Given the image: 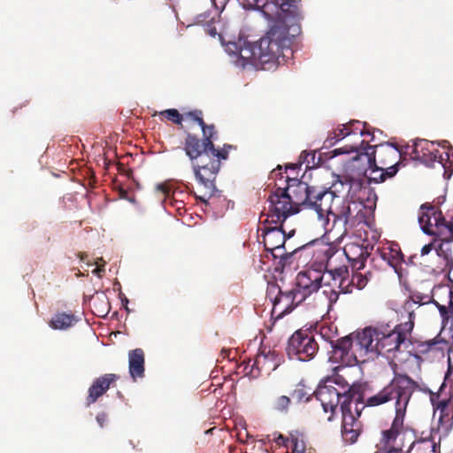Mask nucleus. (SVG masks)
Returning a JSON list of instances; mask_svg holds the SVG:
<instances>
[{"mask_svg": "<svg viewBox=\"0 0 453 453\" xmlns=\"http://www.w3.org/2000/svg\"><path fill=\"white\" fill-rule=\"evenodd\" d=\"M418 383L406 374L395 373L394 378L377 394L364 399V388L361 384L348 387L341 403L342 416V436L344 441L354 443L362 433L363 425L359 418L365 406L376 407L388 403H394L395 415L388 429L381 432L374 453H426L424 441H411L406 451L403 448L408 434L403 422L406 409Z\"/></svg>", "mask_w": 453, "mask_h": 453, "instance_id": "f257e3e1", "label": "nucleus"}, {"mask_svg": "<svg viewBox=\"0 0 453 453\" xmlns=\"http://www.w3.org/2000/svg\"><path fill=\"white\" fill-rule=\"evenodd\" d=\"M323 330H324V328H322L321 332H320V334H321L322 337H324Z\"/></svg>", "mask_w": 453, "mask_h": 453, "instance_id": "4d7b16f0", "label": "nucleus"}, {"mask_svg": "<svg viewBox=\"0 0 453 453\" xmlns=\"http://www.w3.org/2000/svg\"><path fill=\"white\" fill-rule=\"evenodd\" d=\"M446 225V220L442 215L441 211L436 207V211H434V215L432 217L431 228L439 227Z\"/></svg>", "mask_w": 453, "mask_h": 453, "instance_id": "a19ab883", "label": "nucleus"}, {"mask_svg": "<svg viewBox=\"0 0 453 453\" xmlns=\"http://www.w3.org/2000/svg\"><path fill=\"white\" fill-rule=\"evenodd\" d=\"M438 343L439 341H437L435 338L426 342H418L416 350L418 354L425 355L427 354L429 351L434 349Z\"/></svg>", "mask_w": 453, "mask_h": 453, "instance_id": "4c0bfd02", "label": "nucleus"}, {"mask_svg": "<svg viewBox=\"0 0 453 453\" xmlns=\"http://www.w3.org/2000/svg\"><path fill=\"white\" fill-rule=\"evenodd\" d=\"M300 163L305 164L306 168H311L314 166L316 163V153L315 151H306L303 150L300 154Z\"/></svg>", "mask_w": 453, "mask_h": 453, "instance_id": "ea45409f", "label": "nucleus"}, {"mask_svg": "<svg viewBox=\"0 0 453 453\" xmlns=\"http://www.w3.org/2000/svg\"><path fill=\"white\" fill-rule=\"evenodd\" d=\"M204 31L206 34H208L210 36L213 38H215L217 35H219V37H221V35L218 33L215 26L211 22H208L205 25Z\"/></svg>", "mask_w": 453, "mask_h": 453, "instance_id": "a18cd8bd", "label": "nucleus"}, {"mask_svg": "<svg viewBox=\"0 0 453 453\" xmlns=\"http://www.w3.org/2000/svg\"><path fill=\"white\" fill-rule=\"evenodd\" d=\"M77 322V319L72 313H57L50 321V326L56 330H65L73 326Z\"/></svg>", "mask_w": 453, "mask_h": 453, "instance_id": "c85d7f7f", "label": "nucleus"}, {"mask_svg": "<svg viewBox=\"0 0 453 453\" xmlns=\"http://www.w3.org/2000/svg\"><path fill=\"white\" fill-rule=\"evenodd\" d=\"M371 138L365 141L360 152L351 160L349 166L358 176L366 175L368 165H378L386 171L388 177H394L398 172L402 152L399 148L391 142L380 143L372 146L369 142L374 140V134L371 131Z\"/></svg>", "mask_w": 453, "mask_h": 453, "instance_id": "7ed1b4c3", "label": "nucleus"}, {"mask_svg": "<svg viewBox=\"0 0 453 453\" xmlns=\"http://www.w3.org/2000/svg\"><path fill=\"white\" fill-rule=\"evenodd\" d=\"M203 132V139L207 142V144L214 147V140L217 136V130L214 125H207L204 122L203 126H199Z\"/></svg>", "mask_w": 453, "mask_h": 453, "instance_id": "72a5a7b5", "label": "nucleus"}, {"mask_svg": "<svg viewBox=\"0 0 453 453\" xmlns=\"http://www.w3.org/2000/svg\"><path fill=\"white\" fill-rule=\"evenodd\" d=\"M342 380H343V378L341 376H338V377L334 378V380H327L326 382H334L335 384L340 385Z\"/></svg>", "mask_w": 453, "mask_h": 453, "instance_id": "6e6d98bb", "label": "nucleus"}, {"mask_svg": "<svg viewBox=\"0 0 453 453\" xmlns=\"http://www.w3.org/2000/svg\"><path fill=\"white\" fill-rule=\"evenodd\" d=\"M268 0H238L244 9H256L264 13L265 4Z\"/></svg>", "mask_w": 453, "mask_h": 453, "instance_id": "e433bc0d", "label": "nucleus"}, {"mask_svg": "<svg viewBox=\"0 0 453 453\" xmlns=\"http://www.w3.org/2000/svg\"><path fill=\"white\" fill-rule=\"evenodd\" d=\"M450 144L448 141L440 143L428 140H417L413 144L411 155L413 159L418 160L426 165L439 162L446 168L450 154L448 151Z\"/></svg>", "mask_w": 453, "mask_h": 453, "instance_id": "1a4fd4ad", "label": "nucleus"}, {"mask_svg": "<svg viewBox=\"0 0 453 453\" xmlns=\"http://www.w3.org/2000/svg\"><path fill=\"white\" fill-rule=\"evenodd\" d=\"M158 116L162 121L168 120L175 125L181 126L183 115L176 109H167L161 111H155L152 116Z\"/></svg>", "mask_w": 453, "mask_h": 453, "instance_id": "2f4dec72", "label": "nucleus"}, {"mask_svg": "<svg viewBox=\"0 0 453 453\" xmlns=\"http://www.w3.org/2000/svg\"><path fill=\"white\" fill-rule=\"evenodd\" d=\"M433 303L438 308L443 319L453 317V291L448 288H441L440 295L433 296Z\"/></svg>", "mask_w": 453, "mask_h": 453, "instance_id": "5701e85b", "label": "nucleus"}, {"mask_svg": "<svg viewBox=\"0 0 453 453\" xmlns=\"http://www.w3.org/2000/svg\"><path fill=\"white\" fill-rule=\"evenodd\" d=\"M288 30L284 25H273L258 40V54L263 69L284 64L293 55Z\"/></svg>", "mask_w": 453, "mask_h": 453, "instance_id": "20e7f679", "label": "nucleus"}, {"mask_svg": "<svg viewBox=\"0 0 453 453\" xmlns=\"http://www.w3.org/2000/svg\"><path fill=\"white\" fill-rule=\"evenodd\" d=\"M436 254L446 261L449 280L451 279L453 272V242L452 240H442L435 248Z\"/></svg>", "mask_w": 453, "mask_h": 453, "instance_id": "bb28decb", "label": "nucleus"}, {"mask_svg": "<svg viewBox=\"0 0 453 453\" xmlns=\"http://www.w3.org/2000/svg\"><path fill=\"white\" fill-rule=\"evenodd\" d=\"M319 349V342L312 332L297 330L288 339L286 351L290 358L309 361L315 357Z\"/></svg>", "mask_w": 453, "mask_h": 453, "instance_id": "9d476101", "label": "nucleus"}, {"mask_svg": "<svg viewBox=\"0 0 453 453\" xmlns=\"http://www.w3.org/2000/svg\"><path fill=\"white\" fill-rule=\"evenodd\" d=\"M189 118L196 121L199 126L204 125V120L203 119V111L201 110H195L191 111H188L184 113L183 117Z\"/></svg>", "mask_w": 453, "mask_h": 453, "instance_id": "37998d69", "label": "nucleus"}, {"mask_svg": "<svg viewBox=\"0 0 453 453\" xmlns=\"http://www.w3.org/2000/svg\"><path fill=\"white\" fill-rule=\"evenodd\" d=\"M213 150L214 149L206 151L191 162L196 180L205 189L203 195L197 196L196 198L206 204L213 203L210 200H213L215 180L221 167L219 160L213 156Z\"/></svg>", "mask_w": 453, "mask_h": 453, "instance_id": "423d86ee", "label": "nucleus"}, {"mask_svg": "<svg viewBox=\"0 0 453 453\" xmlns=\"http://www.w3.org/2000/svg\"><path fill=\"white\" fill-rule=\"evenodd\" d=\"M311 248H313L311 251L312 264L309 268L320 272V273H322V272L326 271L331 265V264L334 261V257L336 255H339L340 257L342 256V254L335 246L324 243L311 246L305 245L299 248V250H303L311 253Z\"/></svg>", "mask_w": 453, "mask_h": 453, "instance_id": "f3484780", "label": "nucleus"}, {"mask_svg": "<svg viewBox=\"0 0 453 453\" xmlns=\"http://www.w3.org/2000/svg\"><path fill=\"white\" fill-rule=\"evenodd\" d=\"M259 358H260V357H257V359L256 361L257 363H259Z\"/></svg>", "mask_w": 453, "mask_h": 453, "instance_id": "bf43d9fd", "label": "nucleus"}, {"mask_svg": "<svg viewBox=\"0 0 453 453\" xmlns=\"http://www.w3.org/2000/svg\"><path fill=\"white\" fill-rule=\"evenodd\" d=\"M343 255L350 262L353 271H360L365 268L369 257L367 247L356 243H349L343 249Z\"/></svg>", "mask_w": 453, "mask_h": 453, "instance_id": "4be33fe9", "label": "nucleus"}, {"mask_svg": "<svg viewBox=\"0 0 453 453\" xmlns=\"http://www.w3.org/2000/svg\"><path fill=\"white\" fill-rule=\"evenodd\" d=\"M275 442H276L278 445H284V446H286L288 449H289L290 438L284 437L283 435L280 434V435L278 436V438H277V439H275Z\"/></svg>", "mask_w": 453, "mask_h": 453, "instance_id": "09e8293b", "label": "nucleus"}, {"mask_svg": "<svg viewBox=\"0 0 453 453\" xmlns=\"http://www.w3.org/2000/svg\"><path fill=\"white\" fill-rule=\"evenodd\" d=\"M129 373L134 380L144 376V352L142 349L130 350L128 353Z\"/></svg>", "mask_w": 453, "mask_h": 453, "instance_id": "b1692460", "label": "nucleus"}, {"mask_svg": "<svg viewBox=\"0 0 453 453\" xmlns=\"http://www.w3.org/2000/svg\"><path fill=\"white\" fill-rule=\"evenodd\" d=\"M273 288H278V294L273 301V308L272 311V315H275L277 319H281L285 314L290 313L303 303L301 300L297 301V296L293 288L288 291H282L276 286H273Z\"/></svg>", "mask_w": 453, "mask_h": 453, "instance_id": "6ab92c4d", "label": "nucleus"}, {"mask_svg": "<svg viewBox=\"0 0 453 453\" xmlns=\"http://www.w3.org/2000/svg\"><path fill=\"white\" fill-rule=\"evenodd\" d=\"M367 282L368 279L365 275L359 273L358 271H353L351 278H349L346 284L348 288H349V291H343L342 293H352L354 288L362 289L366 286Z\"/></svg>", "mask_w": 453, "mask_h": 453, "instance_id": "7c9ffc66", "label": "nucleus"}, {"mask_svg": "<svg viewBox=\"0 0 453 453\" xmlns=\"http://www.w3.org/2000/svg\"><path fill=\"white\" fill-rule=\"evenodd\" d=\"M403 257L402 252L395 249H390L388 252L382 253L383 259L388 260L392 266L397 265L403 260Z\"/></svg>", "mask_w": 453, "mask_h": 453, "instance_id": "c9c22d12", "label": "nucleus"}, {"mask_svg": "<svg viewBox=\"0 0 453 453\" xmlns=\"http://www.w3.org/2000/svg\"><path fill=\"white\" fill-rule=\"evenodd\" d=\"M289 448L292 451H287L286 453H313L311 448L307 449L303 436L300 437L298 434H291Z\"/></svg>", "mask_w": 453, "mask_h": 453, "instance_id": "473e14b6", "label": "nucleus"}, {"mask_svg": "<svg viewBox=\"0 0 453 453\" xmlns=\"http://www.w3.org/2000/svg\"><path fill=\"white\" fill-rule=\"evenodd\" d=\"M157 190L161 192V194L165 197L168 198L171 195V188L166 183H160L157 186Z\"/></svg>", "mask_w": 453, "mask_h": 453, "instance_id": "49530a36", "label": "nucleus"}, {"mask_svg": "<svg viewBox=\"0 0 453 453\" xmlns=\"http://www.w3.org/2000/svg\"><path fill=\"white\" fill-rule=\"evenodd\" d=\"M312 395H314V393L311 391V388H307L303 381H300L291 392V397L296 403L309 402Z\"/></svg>", "mask_w": 453, "mask_h": 453, "instance_id": "c756f323", "label": "nucleus"}, {"mask_svg": "<svg viewBox=\"0 0 453 453\" xmlns=\"http://www.w3.org/2000/svg\"><path fill=\"white\" fill-rule=\"evenodd\" d=\"M303 165V163H300V159L298 160L297 163H295V164H288L286 165L285 167V172L282 173V175L285 173L287 174V172L288 170H293V171H296L297 169H300L301 165Z\"/></svg>", "mask_w": 453, "mask_h": 453, "instance_id": "603ef678", "label": "nucleus"}, {"mask_svg": "<svg viewBox=\"0 0 453 453\" xmlns=\"http://www.w3.org/2000/svg\"><path fill=\"white\" fill-rule=\"evenodd\" d=\"M311 196L306 209L313 210L321 221L325 230L329 229L330 217L334 212L333 203L335 200L329 190L315 187L311 189Z\"/></svg>", "mask_w": 453, "mask_h": 453, "instance_id": "4468645a", "label": "nucleus"}, {"mask_svg": "<svg viewBox=\"0 0 453 453\" xmlns=\"http://www.w3.org/2000/svg\"><path fill=\"white\" fill-rule=\"evenodd\" d=\"M263 15L268 20H275L278 25L288 27L302 19L300 1L297 0H268Z\"/></svg>", "mask_w": 453, "mask_h": 453, "instance_id": "6e6552de", "label": "nucleus"}, {"mask_svg": "<svg viewBox=\"0 0 453 453\" xmlns=\"http://www.w3.org/2000/svg\"><path fill=\"white\" fill-rule=\"evenodd\" d=\"M359 177L357 174V177L349 174H339L326 189L334 195L335 200H356L357 193L362 188Z\"/></svg>", "mask_w": 453, "mask_h": 453, "instance_id": "dca6fc26", "label": "nucleus"}, {"mask_svg": "<svg viewBox=\"0 0 453 453\" xmlns=\"http://www.w3.org/2000/svg\"><path fill=\"white\" fill-rule=\"evenodd\" d=\"M213 148L207 144L203 139H200L191 133H187L183 141V150L191 162L196 160L197 157L203 156L206 151L213 150Z\"/></svg>", "mask_w": 453, "mask_h": 453, "instance_id": "412c9836", "label": "nucleus"}, {"mask_svg": "<svg viewBox=\"0 0 453 453\" xmlns=\"http://www.w3.org/2000/svg\"><path fill=\"white\" fill-rule=\"evenodd\" d=\"M280 175V180H284V182L287 183L286 187H282L284 191L289 196V199L292 202V204L296 208H299V211L301 209H306L310 201V197L311 196V189H313L314 186H309L306 182L299 180L297 177H290L288 175H282V168L280 165H278L276 169L273 170L271 173L272 178H277Z\"/></svg>", "mask_w": 453, "mask_h": 453, "instance_id": "9b49d317", "label": "nucleus"}, {"mask_svg": "<svg viewBox=\"0 0 453 453\" xmlns=\"http://www.w3.org/2000/svg\"><path fill=\"white\" fill-rule=\"evenodd\" d=\"M370 134V127L366 122H361L359 120L353 119L346 124L339 126L332 132H329L325 141V145L331 147L345 138L353 136V142L347 143L341 148L334 150L333 153L334 156L349 152H357V154H358L363 145L365 143V140L362 139V137L366 135L368 136Z\"/></svg>", "mask_w": 453, "mask_h": 453, "instance_id": "39448f33", "label": "nucleus"}, {"mask_svg": "<svg viewBox=\"0 0 453 453\" xmlns=\"http://www.w3.org/2000/svg\"><path fill=\"white\" fill-rule=\"evenodd\" d=\"M211 3L214 5V7L218 10L222 12L226 4L229 2V0H210Z\"/></svg>", "mask_w": 453, "mask_h": 453, "instance_id": "de8ad7c7", "label": "nucleus"}, {"mask_svg": "<svg viewBox=\"0 0 453 453\" xmlns=\"http://www.w3.org/2000/svg\"><path fill=\"white\" fill-rule=\"evenodd\" d=\"M228 155L229 153L226 151V150L222 148L216 149V147L214 146L213 156L214 157L218 158L220 163L221 160H226L228 158Z\"/></svg>", "mask_w": 453, "mask_h": 453, "instance_id": "c03bdc74", "label": "nucleus"}, {"mask_svg": "<svg viewBox=\"0 0 453 453\" xmlns=\"http://www.w3.org/2000/svg\"><path fill=\"white\" fill-rule=\"evenodd\" d=\"M264 224H266L264 222ZM283 223L274 224V226H266L260 227L262 231L263 243L266 251L270 252L273 259H279V265L282 267L289 266L292 264V257L297 253L299 249L288 250L285 244L288 238L294 234L295 230L285 233L282 228Z\"/></svg>", "mask_w": 453, "mask_h": 453, "instance_id": "0eeeda50", "label": "nucleus"}, {"mask_svg": "<svg viewBox=\"0 0 453 453\" xmlns=\"http://www.w3.org/2000/svg\"><path fill=\"white\" fill-rule=\"evenodd\" d=\"M370 169L369 179L371 181L380 183L385 181L388 177L386 171L380 169L378 165H368L367 170Z\"/></svg>", "mask_w": 453, "mask_h": 453, "instance_id": "f704fd0d", "label": "nucleus"}, {"mask_svg": "<svg viewBox=\"0 0 453 453\" xmlns=\"http://www.w3.org/2000/svg\"><path fill=\"white\" fill-rule=\"evenodd\" d=\"M239 56L247 63L252 65H260V58L258 54V41L255 43L244 42L243 46L240 48Z\"/></svg>", "mask_w": 453, "mask_h": 453, "instance_id": "cd10ccee", "label": "nucleus"}, {"mask_svg": "<svg viewBox=\"0 0 453 453\" xmlns=\"http://www.w3.org/2000/svg\"><path fill=\"white\" fill-rule=\"evenodd\" d=\"M119 379V376L115 373H105L94 380L88 390L86 406L88 407L95 403L99 397L107 392L111 385L114 384Z\"/></svg>", "mask_w": 453, "mask_h": 453, "instance_id": "aec40b11", "label": "nucleus"}, {"mask_svg": "<svg viewBox=\"0 0 453 453\" xmlns=\"http://www.w3.org/2000/svg\"><path fill=\"white\" fill-rule=\"evenodd\" d=\"M203 14H200V16L198 17V19H200L201 17H203ZM199 21H202L201 19H199Z\"/></svg>", "mask_w": 453, "mask_h": 453, "instance_id": "13d9d810", "label": "nucleus"}, {"mask_svg": "<svg viewBox=\"0 0 453 453\" xmlns=\"http://www.w3.org/2000/svg\"><path fill=\"white\" fill-rule=\"evenodd\" d=\"M221 148L226 150V151H227L228 153L232 150H236V146L231 144H224Z\"/></svg>", "mask_w": 453, "mask_h": 453, "instance_id": "5fc2aeb1", "label": "nucleus"}, {"mask_svg": "<svg viewBox=\"0 0 453 453\" xmlns=\"http://www.w3.org/2000/svg\"><path fill=\"white\" fill-rule=\"evenodd\" d=\"M99 261L103 263L102 265H99V262H96V264L97 265L96 268L93 270V273L94 274H96L97 276L101 277V273L104 271V261L103 260V258H99Z\"/></svg>", "mask_w": 453, "mask_h": 453, "instance_id": "864d4df0", "label": "nucleus"}, {"mask_svg": "<svg viewBox=\"0 0 453 453\" xmlns=\"http://www.w3.org/2000/svg\"><path fill=\"white\" fill-rule=\"evenodd\" d=\"M414 328V315L390 328L388 324L367 326L354 337L348 335L336 341L328 340L332 348L330 359L344 366H354L365 360L369 353L380 355L395 353L401 348H407Z\"/></svg>", "mask_w": 453, "mask_h": 453, "instance_id": "f03ea898", "label": "nucleus"}, {"mask_svg": "<svg viewBox=\"0 0 453 453\" xmlns=\"http://www.w3.org/2000/svg\"><path fill=\"white\" fill-rule=\"evenodd\" d=\"M268 201L270 203L269 213L266 215L265 223H283L289 215L299 212V208H296L292 204L289 196L280 186L270 195Z\"/></svg>", "mask_w": 453, "mask_h": 453, "instance_id": "f8f14e48", "label": "nucleus"}, {"mask_svg": "<svg viewBox=\"0 0 453 453\" xmlns=\"http://www.w3.org/2000/svg\"><path fill=\"white\" fill-rule=\"evenodd\" d=\"M355 200H342V204L334 208L332 215V223L329 221V229H326L328 239L333 242L340 243L348 234V224L352 215L351 203Z\"/></svg>", "mask_w": 453, "mask_h": 453, "instance_id": "ddd939ff", "label": "nucleus"}, {"mask_svg": "<svg viewBox=\"0 0 453 453\" xmlns=\"http://www.w3.org/2000/svg\"><path fill=\"white\" fill-rule=\"evenodd\" d=\"M96 418L99 426L104 427L105 422L107 421V414L104 412L98 413Z\"/></svg>", "mask_w": 453, "mask_h": 453, "instance_id": "3c124183", "label": "nucleus"}, {"mask_svg": "<svg viewBox=\"0 0 453 453\" xmlns=\"http://www.w3.org/2000/svg\"><path fill=\"white\" fill-rule=\"evenodd\" d=\"M347 391L348 389L341 393L334 386L326 383L319 384L318 388L313 391L317 400L320 402L324 411L326 413L330 412L327 420H332L337 406L343 401V395Z\"/></svg>", "mask_w": 453, "mask_h": 453, "instance_id": "a211bd4d", "label": "nucleus"}, {"mask_svg": "<svg viewBox=\"0 0 453 453\" xmlns=\"http://www.w3.org/2000/svg\"><path fill=\"white\" fill-rule=\"evenodd\" d=\"M378 453H386V452H384V451H382V452H381V451H379Z\"/></svg>", "mask_w": 453, "mask_h": 453, "instance_id": "052dcab7", "label": "nucleus"}, {"mask_svg": "<svg viewBox=\"0 0 453 453\" xmlns=\"http://www.w3.org/2000/svg\"><path fill=\"white\" fill-rule=\"evenodd\" d=\"M322 280L323 274L311 268L298 273L293 288L297 296V301L301 300L303 303L313 294H317L322 286Z\"/></svg>", "mask_w": 453, "mask_h": 453, "instance_id": "2eb2a0df", "label": "nucleus"}, {"mask_svg": "<svg viewBox=\"0 0 453 453\" xmlns=\"http://www.w3.org/2000/svg\"><path fill=\"white\" fill-rule=\"evenodd\" d=\"M290 398L286 395H281L277 398L274 403V408L280 411H285L288 410L290 404Z\"/></svg>", "mask_w": 453, "mask_h": 453, "instance_id": "79ce46f5", "label": "nucleus"}, {"mask_svg": "<svg viewBox=\"0 0 453 453\" xmlns=\"http://www.w3.org/2000/svg\"><path fill=\"white\" fill-rule=\"evenodd\" d=\"M340 292H341V290L338 291L332 288H326L323 290V294L327 298V310L328 311H330L333 308L334 304L336 303V302L338 301Z\"/></svg>", "mask_w": 453, "mask_h": 453, "instance_id": "58836bf2", "label": "nucleus"}, {"mask_svg": "<svg viewBox=\"0 0 453 453\" xmlns=\"http://www.w3.org/2000/svg\"><path fill=\"white\" fill-rule=\"evenodd\" d=\"M436 211V206L429 203H423L419 209L418 223L423 232L429 235L435 234L434 229L431 228L432 217Z\"/></svg>", "mask_w": 453, "mask_h": 453, "instance_id": "393cba45", "label": "nucleus"}, {"mask_svg": "<svg viewBox=\"0 0 453 453\" xmlns=\"http://www.w3.org/2000/svg\"><path fill=\"white\" fill-rule=\"evenodd\" d=\"M325 272L328 273L334 281H339L338 288L341 289L342 293L343 291H349V288H348V287L346 286L347 281L349 278V272L348 266H337L334 261Z\"/></svg>", "mask_w": 453, "mask_h": 453, "instance_id": "a878e982", "label": "nucleus"}, {"mask_svg": "<svg viewBox=\"0 0 453 453\" xmlns=\"http://www.w3.org/2000/svg\"><path fill=\"white\" fill-rule=\"evenodd\" d=\"M436 247H434V242H430L428 244H426L422 247L420 250L421 256L428 255L433 250H435Z\"/></svg>", "mask_w": 453, "mask_h": 453, "instance_id": "8fccbe9b", "label": "nucleus"}]
</instances>
